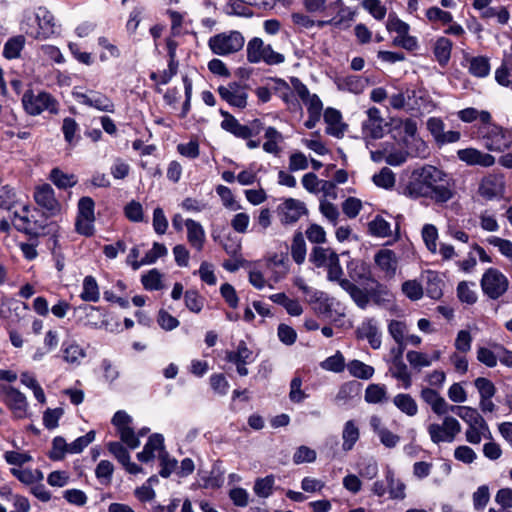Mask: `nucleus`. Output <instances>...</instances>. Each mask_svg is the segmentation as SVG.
Returning <instances> with one entry per match:
<instances>
[{"mask_svg": "<svg viewBox=\"0 0 512 512\" xmlns=\"http://www.w3.org/2000/svg\"><path fill=\"white\" fill-rule=\"evenodd\" d=\"M247 60L250 63L265 62L268 65L283 63L285 57L272 49L270 45H265L263 40L254 37L247 44Z\"/></svg>", "mask_w": 512, "mask_h": 512, "instance_id": "nucleus-8", "label": "nucleus"}, {"mask_svg": "<svg viewBox=\"0 0 512 512\" xmlns=\"http://www.w3.org/2000/svg\"><path fill=\"white\" fill-rule=\"evenodd\" d=\"M34 199L50 216H55L61 212V205L55 197L54 189L47 183L35 188Z\"/></svg>", "mask_w": 512, "mask_h": 512, "instance_id": "nucleus-19", "label": "nucleus"}, {"mask_svg": "<svg viewBox=\"0 0 512 512\" xmlns=\"http://www.w3.org/2000/svg\"><path fill=\"white\" fill-rule=\"evenodd\" d=\"M386 387L379 384H370L365 390V400L368 403H380L386 400Z\"/></svg>", "mask_w": 512, "mask_h": 512, "instance_id": "nucleus-62", "label": "nucleus"}, {"mask_svg": "<svg viewBox=\"0 0 512 512\" xmlns=\"http://www.w3.org/2000/svg\"><path fill=\"white\" fill-rule=\"evenodd\" d=\"M221 99L230 106L245 109L248 104L247 86L241 82L232 81L217 88Z\"/></svg>", "mask_w": 512, "mask_h": 512, "instance_id": "nucleus-12", "label": "nucleus"}, {"mask_svg": "<svg viewBox=\"0 0 512 512\" xmlns=\"http://www.w3.org/2000/svg\"><path fill=\"white\" fill-rule=\"evenodd\" d=\"M20 210L21 211L15 210L13 212V217H11V221L18 230L35 237L49 234L55 235L58 231V225L52 221L48 222L46 218L31 221L27 205H21Z\"/></svg>", "mask_w": 512, "mask_h": 512, "instance_id": "nucleus-3", "label": "nucleus"}, {"mask_svg": "<svg viewBox=\"0 0 512 512\" xmlns=\"http://www.w3.org/2000/svg\"><path fill=\"white\" fill-rule=\"evenodd\" d=\"M457 117L464 123H472L479 120L482 125L492 120V116L489 111L478 110L474 107H468L457 112Z\"/></svg>", "mask_w": 512, "mask_h": 512, "instance_id": "nucleus-39", "label": "nucleus"}, {"mask_svg": "<svg viewBox=\"0 0 512 512\" xmlns=\"http://www.w3.org/2000/svg\"><path fill=\"white\" fill-rule=\"evenodd\" d=\"M216 193L221 198L224 207L227 209L237 211L241 209V205L235 200L230 188L224 185L216 187Z\"/></svg>", "mask_w": 512, "mask_h": 512, "instance_id": "nucleus-61", "label": "nucleus"}, {"mask_svg": "<svg viewBox=\"0 0 512 512\" xmlns=\"http://www.w3.org/2000/svg\"><path fill=\"white\" fill-rule=\"evenodd\" d=\"M449 412L455 413L464 422H466L468 426H479L481 423L485 422L478 410L473 407L452 405Z\"/></svg>", "mask_w": 512, "mask_h": 512, "instance_id": "nucleus-36", "label": "nucleus"}, {"mask_svg": "<svg viewBox=\"0 0 512 512\" xmlns=\"http://www.w3.org/2000/svg\"><path fill=\"white\" fill-rule=\"evenodd\" d=\"M386 481L388 483V490L392 499H403L405 497V484L394 478V473L388 470L386 473Z\"/></svg>", "mask_w": 512, "mask_h": 512, "instance_id": "nucleus-59", "label": "nucleus"}, {"mask_svg": "<svg viewBox=\"0 0 512 512\" xmlns=\"http://www.w3.org/2000/svg\"><path fill=\"white\" fill-rule=\"evenodd\" d=\"M347 271L353 283L375 282L370 266L363 260L353 259L347 264Z\"/></svg>", "mask_w": 512, "mask_h": 512, "instance_id": "nucleus-26", "label": "nucleus"}, {"mask_svg": "<svg viewBox=\"0 0 512 512\" xmlns=\"http://www.w3.org/2000/svg\"><path fill=\"white\" fill-rule=\"evenodd\" d=\"M63 360L74 366H79L86 357V351L75 340H66L62 343Z\"/></svg>", "mask_w": 512, "mask_h": 512, "instance_id": "nucleus-30", "label": "nucleus"}, {"mask_svg": "<svg viewBox=\"0 0 512 512\" xmlns=\"http://www.w3.org/2000/svg\"><path fill=\"white\" fill-rule=\"evenodd\" d=\"M340 287L350 295L359 308L365 309L368 306L370 297L366 289L358 287L351 280L341 281Z\"/></svg>", "mask_w": 512, "mask_h": 512, "instance_id": "nucleus-33", "label": "nucleus"}, {"mask_svg": "<svg viewBox=\"0 0 512 512\" xmlns=\"http://www.w3.org/2000/svg\"><path fill=\"white\" fill-rule=\"evenodd\" d=\"M385 119L377 107H370L366 111V119L362 121L361 132L364 139H381L385 134Z\"/></svg>", "mask_w": 512, "mask_h": 512, "instance_id": "nucleus-14", "label": "nucleus"}, {"mask_svg": "<svg viewBox=\"0 0 512 512\" xmlns=\"http://www.w3.org/2000/svg\"><path fill=\"white\" fill-rule=\"evenodd\" d=\"M478 133L485 148L492 152H504L512 144V138L508 130L493 123L492 120L481 125Z\"/></svg>", "mask_w": 512, "mask_h": 512, "instance_id": "nucleus-4", "label": "nucleus"}, {"mask_svg": "<svg viewBox=\"0 0 512 512\" xmlns=\"http://www.w3.org/2000/svg\"><path fill=\"white\" fill-rule=\"evenodd\" d=\"M245 44V38L241 32L231 30L218 33L208 40L210 50L219 56H228L240 51Z\"/></svg>", "mask_w": 512, "mask_h": 512, "instance_id": "nucleus-5", "label": "nucleus"}, {"mask_svg": "<svg viewBox=\"0 0 512 512\" xmlns=\"http://www.w3.org/2000/svg\"><path fill=\"white\" fill-rule=\"evenodd\" d=\"M264 137L266 141L263 144V150L266 153L278 155L281 151L279 144L283 141V135L274 127L266 128Z\"/></svg>", "mask_w": 512, "mask_h": 512, "instance_id": "nucleus-40", "label": "nucleus"}, {"mask_svg": "<svg viewBox=\"0 0 512 512\" xmlns=\"http://www.w3.org/2000/svg\"><path fill=\"white\" fill-rule=\"evenodd\" d=\"M112 424L115 426L121 441L128 448H137L140 445L139 437L147 435L150 431L149 428L144 427L136 434L132 427L133 419L124 410H119L114 414Z\"/></svg>", "mask_w": 512, "mask_h": 512, "instance_id": "nucleus-6", "label": "nucleus"}, {"mask_svg": "<svg viewBox=\"0 0 512 512\" xmlns=\"http://www.w3.org/2000/svg\"><path fill=\"white\" fill-rule=\"evenodd\" d=\"M425 17L430 24L442 26H446L453 19L450 11L444 10L439 6H431L426 9Z\"/></svg>", "mask_w": 512, "mask_h": 512, "instance_id": "nucleus-44", "label": "nucleus"}, {"mask_svg": "<svg viewBox=\"0 0 512 512\" xmlns=\"http://www.w3.org/2000/svg\"><path fill=\"white\" fill-rule=\"evenodd\" d=\"M307 212L305 203L294 198L285 199L277 207L280 222L285 225L296 223Z\"/></svg>", "mask_w": 512, "mask_h": 512, "instance_id": "nucleus-18", "label": "nucleus"}, {"mask_svg": "<svg viewBox=\"0 0 512 512\" xmlns=\"http://www.w3.org/2000/svg\"><path fill=\"white\" fill-rule=\"evenodd\" d=\"M50 181L59 189H68L74 187L78 179L74 174L63 172L59 168H53L49 175Z\"/></svg>", "mask_w": 512, "mask_h": 512, "instance_id": "nucleus-43", "label": "nucleus"}, {"mask_svg": "<svg viewBox=\"0 0 512 512\" xmlns=\"http://www.w3.org/2000/svg\"><path fill=\"white\" fill-rule=\"evenodd\" d=\"M406 359L413 369L421 370L424 367L432 365V358L427 353L410 350L406 354Z\"/></svg>", "mask_w": 512, "mask_h": 512, "instance_id": "nucleus-55", "label": "nucleus"}, {"mask_svg": "<svg viewBox=\"0 0 512 512\" xmlns=\"http://www.w3.org/2000/svg\"><path fill=\"white\" fill-rule=\"evenodd\" d=\"M184 223L187 229L188 242L197 251H201L204 247L206 238L203 226L193 219H187Z\"/></svg>", "mask_w": 512, "mask_h": 512, "instance_id": "nucleus-31", "label": "nucleus"}, {"mask_svg": "<svg viewBox=\"0 0 512 512\" xmlns=\"http://www.w3.org/2000/svg\"><path fill=\"white\" fill-rule=\"evenodd\" d=\"M73 96L76 101L82 105L89 106L102 112L114 113L115 105L113 101L105 94L89 90L87 92L74 91Z\"/></svg>", "mask_w": 512, "mask_h": 512, "instance_id": "nucleus-16", "label": "nucleus"}, {"mask_svg": "<svg viewBox=\"0 0 512 512\" xmlns=\"http://www.w3.org/2000/svg\"><path fill=\"white\" fill-rule=\"evenodd\" d=\"M407 103L409 110L421 113H430L436 108L428 92L423 89H407Z\"/></svg>", "mask_w": 512, "mask_h": 512, "instance_id": "nucleus-24", "label": "nucleus"}, {"mask_svg": "<svg viewBox=\"0 0 512 512\" xmlns=\"http://www.w3.org/2000/svg\"><path fill=\"white\" fill-rule=\"evenodd\" d=\"M20 29L34 39L45 40L56 33L57 25L53 14L47 8L38 7L23 13Z\"/></svg>", "mask_w": 512, "mask_h": 512, "instance_id": "nucleus-2", "label": "nucleus"}, {"mask_svg": "<svg viewBox=\"0 0 512 512\" xmlns=\"http://www.w3.org/2000/svg\"><path fill=\"white\" fill-rule=\"evenodd\" d=\"M22 104L25 111L32 116L49 111L52 114L58 112L57 101L46 92L34 94L32 91H26L22 97Z\"/></svg>", "mask_w": 512, "mask_h": 512, "instance_id": "nucleus-9", "label": "nucleus"}, {"mask_svg": "<svg viewBox=\"0 0 512 512\" xmlns=\"http://www.w3.org/2000/svg\"><path fill=\"white\" fill-rule=\"evenodd\" d=\"M374 263L384 274V278L391 280L396 276L399 258L391 249H380L374 255Z\"/></svg>", "mask_w": 512, "mask_h": 512, "instance_id": "nucleus-20", "label": "nucleus"}, {"mask_svg": "<svg viewBox=\"0 0 512 512\" xmlns=\"http://www.w3.org/2000/svg\"><path fill=\"white\" fill-rule=\"evenodd\" d=\"M356 334L359 339H366L373 349L381 347L382 334L375 319L368 318L362 321L357 327Z\"/></svg>", "mask_w": 512, "mask_h": 512, "instance_id": "nucleus-25", "label": "nucleus"}, {"mask_svg": "<svg viewBox=\"0 0 512 512\" xmlns=\"http://www.w3.org/2000/svg\"><path fill=\"white\" fill-rule=\"evenodd\" d=\"M466 440L473 445L480 444L483 437L491 438V432L488 424L485 422L481 423V425H472L468 426L465 432Z\"/></svg>", "mask_w": 512, "mask_h": 512, "instance_id": "nucleus-48", "label": "nucleus"}, {"mask_svg": "<svg viewBox=\"0 0 512 512\" xmlns=\"http://www.w3.org/2000/svg\"><path fill=\"white\" fill-rule=\"evenodd\" d=\"M332 5L337 8H340L338 14L335 17L328 20L315 21V26H317L318 28H323L325 26H333L336 28H340L344 22L352 21L353 13L344 7V3L342 0H336Z\"/></svg>", "mask_w": 512, "mask_h": 512, "instance_id": "nucleus-34", "label": "nucleus"}, {"mask_svg": "<svg viewBox=\"0 0 512 512\" xmlns=\"http://www.w3.org/2000/svg\"><path fill=\"white\" fill-rule=\"evenodd\" d=\"M61 129L65 141L70 145H74L77 141V132L79 131V125L77 124L75 119L71 117L64 118Z\"/></svg>", "mask_w": 512, "mask_h": 512, "instance_id": "nucleus-63", "label": "nucleus"}, {"mask_svg": "<svg viewBox=\"0 0 512 512\" xmlns=\"http://www.w3.org/2000/svg\"><path fill=\"white\" fill-rule=\"evenodd\" d=\"M509 281L507 277L498 269L489 268L483 274L481 287L483 292L491 299H498L508 289Z\"/></svg>", "mask_w": 512, "mask_h": 512, "instance_id": "nucleus-11", "label": "nucleus"}, {"mask_svg": "<svg viewBox=\"0 0 512 512\" xmlns=\"http://www.w3.org/2000/svg\"><path fill=\"white\" fill-rule=\"evenodd\" d=\"M400 194L413 200L428 198L446 203L454 197L453 181L443 170L424 165L412 171L407 183L400 186Z\"/></svg>", "mask_w": 512, "mask_h": 512, "instance_id": "nucleus-1", "label": "nucleus"}, {"mask_svg": "<svg viewBox=\"0 0 512 512\" xmlns=\"http://www.w3.org/2000/svg\"><path fill=\"white\" fill-rule=\"evenodd\" d=\"M95 202L89 196L81 197L77 204L75 230L80 235L91 237L95 232Z\"/></svg>", "mask_w": 512, "mask_h": 512, "instance_id": "nucleus-7", "label": "nucleus"}, {"mask_svg": "<svg viewBox=\"0 0 512 512\" xmlns=\"http://www.w3.org/2000/svg\"><path fill=\"white\" fill-rule=\"evenodd\" d=\"M337 255L338 254L331 248L315 246L311 250L309 261L317 268H324L332 261V258Z\"/></svg>", "mask_w": 512, "mask_h": 512, "instance_id": "nucleus-38", "label": "nucleus"}, {"mask_svg": "<svg viewBox=\"0 0 512 512\" xmlns=\"http://www.w3.org/2000/svg\"><path fill=\"white\" fill-rule=\"evenodd\" d=\"M0 393L5 404L16 418L23 419L28 415V401L26 396L12 386H0Z\"/></svg>", "mask_w": 512, "mask_h": 512, "instance_id": "nucleus-17", "label": "nucleus"}, {"mask_svg": "<svg viewBox=\"0 0 512 512\" xmlns=\"http://www.w3.org/2000/svg\"><path fill=\"white\" fill-rule=\"evenodd\" d=\"M168 250L164 244L154 242L152 249L149 250L145 256L140 260V262H135L133 264V269L137 270L143 265H150L155 263L159 258L167 255Z\"/></svg>", "mask_w": 512, "mask_h": 512, "instance_id": "nucleus-46", "label": "nucleus"}, {"mask_svg": "<svg viewBox=\"0 0 512 512\" xmlns=\"http://www.w3.org/2000/svg\"><path fill=\"white\" fill-rule=\"evenodd\" d=\"M426 279L427 295L432 299H439L442 296V280L432 271L427 272Z\"/></svg>", "mask_w": 512, "mask_h": 512, "instance_id": "nucleus-58", "label": "nucleus"}, {"mask_svg": "<svg viewBox=\"0 0 512 512\" xmlns=\"http://www.w3.org/2000/svg\"><path fill=\"white\" fill-rule=\"evenodd\" d=\"M25 45V38L18 35L10 38L4 45L3 55L7 59H16L20 56Z\"/></svg>", "mask_w": 512, "mask_h": 512, "instance_id": "nucleus-53", "label": "nucleus"}, {"mask_svg": "<svg viewBox=\"0 0 512 512\" xmlns=\"http://www.w3.org/2000/svg\"><path fill=\"white\" fill-rule=\"evenodd\" d=\"M341 113L334 108H327L324 112V120L327 123L326 133L335 137H341L344 133L341 124Z\"/></svg>", "mask_w": 512, "mask_h": 512, "instance_id": "nucleus-35", "label": "nucleus"}, {"mask_svg": "<svg viewBox=\"0 0 512 512\" xmlns=\"http://www.w3.org/2000/svg\"><path fill=\"white\" fill-rule=\"evenodd\" d=\"M452 41L444 36L438 37L433 46V53L437 62L445 66L451 57Z\"/></svg>", "mask_w": 512, "mask_h": 512, "instance_id": "nucleus-37", "label": "nucleus"}, {"mask_svg": "<svg viewBox=\"0 0 512 512\" xmlns=\"http://www.w3.org/2000/svg\"><path fill=\"white\" fill-rule=\"evenodd\" d=\"M477 360L489 368L495 367L498 363V349L478 347Z\"/></svg>", "mask_w": 512, "mask_h": 512, "instance_id": "nucleus-60", "label": "nucleus"}, {"mask_svg": "<svg viewBox=\"0 0 512 512\" xmlns=\"http://www.w3.org/2000/svg\"><path fill=\"white\" fill-rule=\"evenodd\" d=\"M261 126L260 120H254L251 126L241 124L235 117L228 120H222L221 128L240 139H249L251 136L259 133Z\"/></svg>", "mask_w": 512, "mask_h": 512, "instance_id": "nucleus-23", "label": "nucleus"}, {"mask_svg": "<svg viewBox=\"0 0 512 512\" xmlns=\"http://www.w3.org/2000/svg\"><path fill=\"white\" fill-rule=\"evenodd\" d=\"M389 371L393 378L401 382L404 389H409L411 387L412 376L404 361H391Z\"/></svg>", "mask_w": 512, "mask_h": 512, "instance_id": "nucleus-41", "label": "nucleus"}, {"mask_svg": "<svg viewBox=\"0 0 512 512\" xmlns=\"http://www.w3.org/2000/svg\"><path fill=\"white\" fill-rule=\"evenodd\" d=\"M420 396L422 400L427 403L432 411L437 415H445L449 412L452 405H449L446 400L434 389L423 388Z\"/></svg>", "mask_w": 512, "mask_h": 512, "instance_id": "nucleus-28", "label": "nucleus"}, {"mask_svg": "<svg viewBox=\"0 0 512 512\" xmlns=\"http://www.w3.org/2000/svg\"><path fill=\"white\" fill-rule=\"evenodd\" d=\"M394 405L408 416H415L418 412L416 401L409 394H398L393 399Z\"/></svg>", "mask_w": 512, "mask_h": 512, "instance_id": "nucleus-49", "label": "nucleus"}, {"mask_svg": "<svg viewBox=\"0 0 512 512\" xmlns=\"http://www.w3.org/2000/svg\"><path fill=\"white\" fill-rule=\"evenodd\" d=\"M426 248L433 254L437 253L438 230L433 224H425L421 231Z\"/></svg>", "mask_w": 512, "mask_h": 512, "instance_id": "nucleus-56", "label": "nucleus"}, {"mask_svg": "<svg viewBox=\"0 0 512 512\" xmlns=\"http://www.w3.org/2000/svg\"><path fill=\"white\" fill-rule=\"evenodd\" d=\"M335 84L339 91L361 94L368 86V80L358 75H348L337 77Z\"/></svg>", "mask_w": 512, "mask_h": 512, "instance_id": "nucleus-29", "label": "nucleus"}, {"mask_svg": "<svg viewBox=\"0 0 512 512\" xmlns=\"http://www.w3.org/2000/svg\"><path fill=\"white\" fill-rule=\"evenodd\" d=\"M370 235L378 238H386L393 235L391 224L382 216L377 215L368 223Z\"/></svg>", "mask_w": 512, "mask_h": 512, "instance_id": "nucleus-42", "label": "nucleus"}, {"mask_svg": "<svg viewBox=\"0 0 512 512\" xmlns=\"http://www.w3.org/2000/svg\"><path fill=\"white\" fill-rule=\"evenodd\" d=\"M372 180L374 184L383 189H391L395 185V174L388 168H382L379 173L373 175Z\"/></svg>", "mask_w": 512, "mask_h": 512, "instance_id": "nucleus-57", "label": "nucleus"}, {"mask_svg": "<svg viewBox=\"0 0 512 512\" xmlns=\"http://www.w3.org/2000/svg\"><path fill=\"white\" fill-rule=\"evenodd\" d=\"M291 257L295 263L301 265L306 259L307 249L304 236L301 232H296L290 247Z\"/></svg>", "mask_w": 512, "mask_h": 512, "instance_id": "nucleus-45", "label": "nucleus"}, {"mask_svg": "<svg viewBox=\"0 0 512 512\" xmlns=\"http://www.w3.org/2000/svg\"><path fill=\"white\" fill-rule=\"evenodd\" d=\"M480 17L484 20L496 19L497 23L505 25L510 19V13L505 6H490L480 14Z\"/></svg>", "mask_w": 512, "mask_h": 512, "instance_id": "nucleus-51", "label": "nucleus"}, {"mask_svg": "<svg viewBox=\"0 0 512 512\" xmlns=\"http://www.w3.org/2000/svg\"><path fill=\"white\" fill-rule=\"evenodd\" d=\"M22 203H18L16 200L15 192L9 186H2L0 188V208L8 210L11 214L15 210L21 211L20 206ZM13 215L10 216V218Z\"/></svg>", "mask_w": 512, "mask_h": 512, "instance_id": "nucleus-47", "label": "nucleus"}, {"mask_svg": "<svg viewBox=\"0 0 512 512\" xmlns=\"http://www.w3.org/2000/svg\"><path fill=\"white\" fill-rule=\"evenodd\" d=\"M457 157L460 161L464 162L468 166H480L488 168L492 167L496 162V159L493 155L473 147L459 149L457 151Z\"/></svg>", "mask_w": 512, "mask_h": 512, "instance_id": "nucleus-22", "label": "nucleus"}, {"mask_svg": "<svg viewBox=\"0 0 512 512\" xmlns=\"http://www.w3.org/2000/svg\"><path fill=\"white\" fill-rule=\"evenodd\" d=\"M142 284L145 289L154 291L163 288L162 275L157 269L150 270L147 274L142 276Z\"/></svg>", "mask_w": 512, "mask_h": 512, "instance_id": "nucleus-64", "label": "nucleus"}, {"mask_svg": "<svg viewBox=\"0 0 512 512\" xmlns=\"http://www.w3.org/2000/svg\"><path fill=\"white\" fill-rule=\"evenodd\" d=\"M274 83V92L287 105L288 109L291 111H301V104L294 95L291 83L289 84L280 78L274 79Z\"/></svg>", "mask_w": 512, "mask_h": 512, "instance_id": "nucleus-27", "label": "nucleus"}, {"mask_svg": "<svg viewBox=\"0 0 512 512\" xmlns=\"http://www.w3.org/2000/svg\"><path fill=\"white\" fill-rule=\"evenodd\" d=\"M480 196L486 200H493L503 196L505 181L502 174H488L483 177L478 188Z\"/></svg>", "mask_w": 512, "mask_h": 512, "instance_id": "nucleus-21", "label": "nucleus"}, {"mask_svg": "<svg viewBox=\"0 0 512 512\" xmlns=\"http://www.w3.org/2000/svg\"><path fill=\"white\" fill-rule=\"evenodd\" d=\"M469 72L475 77H486L490 72L489 59L485 56H476L469 59Z\"/></svg>", "mask_w": 512, "mask_h": 512, "instance_id": "nucleus-52", "label": "nucleus"}, {"mask_svg": "<svg viewBox=\"0 0 512 512\" xmlns=\"http://www.w3.org/2000/svg\"><path fill=\"white\" fill-rule=\"evenodd\" d=\"M267 269L272 271L271 278L279 282L288 273V258L283 254H274L266 260Z\"/></svg>", "mask_w": 512, "mask_h": 512, "instance_id": "nucleus-32", "label": "nucleus"}, {"mask_svg": "<svg viewBox=\"0 0 512 512\" xmlns=\"http://www.w3.org/2000/svg\"><path fill=\"white\" fill-rule=\"evenodd\" d=\"M460 431L459 421L451 416H446L442 424L433 423L428 426V433L434 444L451 443Z\"/></svg>", "mask_w": 512, "mask_h": 512, "instance_id": "nucleus-10", "label": "nucleus"}, {"mask_svg": "<svg viewBox=\"0 0 512 512\" xmlns=\"http://www.w3.org/2000/svg\"><path fill=\"white\" fill-rule=\"evenodd\" d=\"M386 28L390 32H395L393 43L396 46H400L406 50H414L418 47V40L415 36L409 35L410 26L394 15H389L386 22Z\"/></svg>", "mask_w": 512, "mask_h": 512, "instance_id": "nucleus-13", "label": "nucleus"}, {"mask_svg": "<svg viewBox=\"0 0 512 512\" xmlns=\"http://www.w3.org/2000/svg\"><path fill=\"white\" fill-rule=\"evenodd\" d=\"M255 355L253 351L248 348L245 341H239L237 347L234 350L226 351L225 360L235 365L237 373L240 376H247L249 371L247 365L255 361Z\"/></svg>", "mask_w": 512, "mask_h": 512, "instance_id": "nucleus-15", "label": "nucleus"}, {"mask_svg": "<svg viewBox=\"0 0 512 512\" xmlns=\"http://www.w3.org/2000/svg\"><path fill=\"white\" fill-rule=\"evenodd\" d=\"M349 373L359 379H370L374 374V368L360 360H352L347 364Z\"/></svg>", "mask_w": 512, "mask_h": 512, "instance_id": "nucleus-54", "label": "nucleus"}, {"mask_svg": "<svg viewBox=\"0 0 512 512\" xmlns=\"http://www.w3.org/2000/svg\"><path fill=\"white\" fill-rule=\"evenodd\" d=\"M80 297L82 300L87 302H97L99 300V288L97 281L93 276H86L84 278Z\"/></svg>", "mask_w": 512, "mask_h": 512, "instance_id": "nucleus-50", "label": "nucleus"}]
</instances>
